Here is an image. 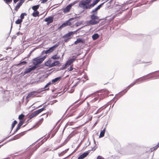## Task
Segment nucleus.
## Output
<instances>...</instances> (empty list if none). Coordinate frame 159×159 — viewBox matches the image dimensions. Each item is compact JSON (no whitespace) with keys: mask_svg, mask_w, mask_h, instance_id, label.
Here are the masks:
<instances>
[{"mask_svg":"<svg viewBox=\"0 0 159 159\" xmlns=\"http://www.w3.org/2000/svg\"><path fill=\"white\" fill-rule=\"evenodd\" d=\"M51 84V83L50 82H48V84H47L44 86V88H46L48 87L49 85Z\"/></svg>","mask_w":159,"mask_h":159,"instance_id":"obj_46","label":"nucleus"},{"mask_svg":"<svg viewBox=\"0 0 159 159\" xmlns=\"http://www.w3.org/2000/svg\"><path fill=\"white\" fill-rule=\"evenodd\" d=\"M159 147V146L157 144V145L155 146L154 147L151 148V151L152 152L155 150L157 149Z\"/></svg>","mask_w":159,"mask_h":159,"instance_id":"obj_41","label":"nucleus"},{"mask_svg":"<svg viewBox=\"0 0 159 159\" xmlns=\"http://www.w3.org/2000/svg\"><path fill=\"white\" fill-rule=\"evenodd\" d=\"M145 62H141L140 61H136V64H140V63H145Z\"/></svg>","mask_w":159,"mask_h":159,"instance_id":"obj_49","label":"nucleus"},{"mask_svg":"<svg viewBox=\"0 0 159 159\" xmlns=\"http://www.w3.org/2000/svg\"><path fill=\"white\" fill-rule=\"evenodd\" d=\"M19 0H13V3H16Z\"/></svg>","mask_w":159,"mask_h":159,"instance_id":"obj_57","label":"nucleus"},{"mask_svg":"<svg viewBox=\"0 0 159 159\" xmlns=\"http://www.w3.org/2000/svg\"><path fill=\"white\" fill-rule=\"evenodd\" d=\"M27 63V62L26 61H20L19 65H25Z\"/></svg>","mask_w":159,"mask_h":159,"instance_id":"obj_45","label":"nucleus"},{"mask_svg":"<svg viewBox=\"0 0 159 159\" xmlns=\"http://www.w3.org/2000/svg\"><path fill=\"white\" fill-rule=\"evenodd\" d=\"M47 55L42 57H37L33 59V63L35 65H38L41 63L45 59Z\"/></svg>","mask_w":159,"mask_h":159,"instance_id":"obj_4","label":"nucleus"},{"mask_svg":"<svg viewBox=\"0 0 159 159\" xmlns=\"http://www.w3.org/2000/svg\"><path fill=\"white\" fill-rule=\"evenodd\" d=\"M67 26V24L65 23V22L60 26V27L58 28V29H61L62 28H63Z\"/></svg>","mask_w":159,"mask_h":159,"instance_id":"obj_40","label":"nucleus"},{"mask_svg":"<svg viewBox=\"0 0 159 159\" xmlns=\"http://www.w3.org/2000/svg\"><path fill=\"white\" fill-rule=\"evenodd\" d=\"M12 22H11V28H10V32H9V35L11 33V29H12Z\"/></svg>","mask_w":159,"mask_h":159,"instance_id":"obj_55","label":"nucleus"},{"mask_svg":"<svg viewBox=\"0 0 159 159\" xmlns=\"http://www.w3.org/2000/svg\"><path fill=\"white\" fill-rule=\"evenodd\" d=\"M45 110V107H43L41 109L34 111L29 116V119H31L34 116H37L39 114Z\"/></svg>","mask_w":159,"mask_h":159,"instance_id":"obj_3","label":"nucleus"},{"mask_svg":"<svg viewBox=\"0 0 159 159\" xmlns=\"http://www.w3.org/2000/svg\"><path fill=\"white\" fill-rule=\"evenodd\" d=\"M48 0H42L41 1V3H43L47 1Z\"/></svg>","mask_w":159,"mask_h":159,"instance_id":"obj_54","label":"nucleus"},{"mask_svg":"<svg viewBox=\"0 0 159 159\" xmlns=\"http://www.w3.org/2000/svg\"><path fill=\"white\" fill-rule=\"evenodd\" d=\"M24 115L22 114L19 115L18 119L20 120H21L24 118Z\"/></svg>","mask_w":159,"mask_h":159,"instance_id":"obj_42","label":"nucleus"},{"mask_svg":"<svg viewBox=\"0 0 159 159\" xmlns=\"http://www.w3.org/2000/svg\"><path fill=\"white\" fill-rule=\"evenodd\" d=\"M24 134V133L23 132L15 136L12 139H11L10 141H12L18 139Z\"/></svg>","mask_w":159,"mask_h":159,"instance_id":"obj_13","label":"nucleus"},{"mask_svg":"<svg viewBox=\"0 0 159 159\" xmlns=\"http://www.w3.org/2000/svg\"><path fill=\"white\" fill-rule=\"evenodd\" d=\"M91 0H85V1L87 3L88 5H89V3H90V2H91Z\"/></svg>","mask_w":159,"mask_h":159,"instance_id":"obj_50","label":"nucleus"},{"mask_svg":"<svg viewBox=\"0 0 159 159\" xmlns=\"http://www.w3.org/2000/svg\"><path fill=\"white\" fill-rule=\"evenodd\" d=\"M29 120H28L26 121V123H27H27H29Z\"/></svg>","mask_w":159,"mask_h":159,"instance_id":"obj_64","label":"nucleus"},{"mask_svg":"<svg viewBox=\"0 0 159 159\" xmlns=\"http://www.w3.org/2000/svg\"><path fill=\"white\" fill-rule=\"evenodd\" d=\"M60 63L59 61H56L54 62L53 63H52L51 64V65L50 67H52L55 66L57 65H58V66H60Z\"/></svg>","mask_w":159,"mask_h":159,"instance_id":"obj_21","label":"nucleus"},{"mask_svg":"<svg viewBox=\"0 0 159 159\" xmlns=\"http://www.w3.org/2000/svg\"><path fill=\"white\" fill-rule=\"evenodd\" d=\"M23 121L22 120H20L18 124L17 128H16V130L14 131V133L13 134L16 133L20 128V127L23 124Z\"/></svg>","mask_w":159,"mask_h":159,"instance_id":"obj_16","label":"nucleus"},{"mask_svg":"<svg viewBox=\"0 0 159 159\" xmlns=\"http://www.w3.org/2000/svg\"><path fill=\"white\" fill-rule=\"evenodd\" d=\"M53 20V18L52 16H49L48 17H46L44 20V21L47 22V25H48L50 23H52Z\"/></svg>","mask_w":159,"mask_h":159,"instance_id":"obj_10","label":"nucleus"},{"mask_svg":"<svg viewBox=\"0 0 159 159\" xmlns=\"http://www.w3.org/2000/svg\"><path fill=\"white\" fill-rule=\"evenodd\" d=\"M76 17H73L70 18L69 20H66L65 23L67 24V26L68 25H71V23L70 22V21L75 19L76 18Z\"/></svg>","mask_w":159,"mask_h":159,"instance_id":"obj_23","label":"nucleus"},{"mask_svg":"<svg viewBox=\"0 0 159 159\" xmlns=\"http://www.w3.org/2000/svg\"><path fill=\"white\" fill-rule=\"evenodd\" d=\"M95 13L92 14V15L90 16V18L92 20H96L98 19L99 18V17L97 16L96 15Z\"/></svg>","mask_w":159,"mask_h":159,"instance_id":"obj_25","label":"nucleus"},{"mask_svg":"<svg viewBox=\"0 0 159 159\" xmlns=\"http://www.w3.org/2000/svg\"><path fill=\"white\" fill-rule=\"evenodd\" d=\"M102 110V109L101 108H99L98 110V111H97V112H96V113H95L96 114H97L99 112H100Z\"/></svg>","mask_w":159,"mask_h":159,"instance_id":"obj_51","label":"nucleus"},{"mask_svg":"<svg viewBox=\"0 0 159 159\" xmlns=\"http://www.w3.org/2000/svg\"><path fill=\"white\" fill-rule=\"evenodd\" d=\"M59 45V44L58 43H57L53 46L50 48L48 49L43 51L41 53V55H43L44 54H47L52 52L55 50L56 48Z\"/></svg>","mask_w":159,"mask_h":159,"instance_id":"obj_1","label":"nucleus"},{"mask_svg":"<svg viewBox=\"0 0 159 159\" xmlns=\"http://www.w3.org/2000/svg\"><path fill=\"white\" fill-rule=\"evenodd\" d=\"M9 98V97L8 96H7L5 98H4L3 100L4 101H7L8 100Z\"/></svg>","mask_w":159,"mask_h":159,"instance_id":"obj_48","label":"nucleus"},{"mask_svg":"<svg viewBox=\"0 0 159 159\" xmlns=\"http://www.w3.org/2000/svg\"><path fill=\"white\" fill-rule=\"evenodd\" d=\"M43 143V142L39 143L36 146H35L33 149V150L32 151L31 154H30V157L34 152L37 150V149L40 147V146Z\"/></svg>","mask_w":159,"mask_h":159,"instance_id":"obj_15","label":"nucleus"},{"mask_svg":"<svg viewBox=\"0 0 159 159\" xmlns=\"http://www.w3.org/2000/svg\"><path fill=\"white\" fill-rule=\"evenodd\" d=\"M144 80L143 76L136 79L135 82H136V84H138L143 82Z\"/></svg>","mask_w":159,"mask_h":159,"instance_id":"obj_19","label":"nucleus"},{"mask_svg":"<svg viewBox=\"0 0 159 159\" xmlns=\"http://www.w3.org/2000/svg\"><path fill=\"white\" fill-rule=\"evenodd\" d=\"M67 66L66 65V64H65L63 65L62 66V67H61L60 68H58L57 70L59 71L60 70H64V69H65L66 67Z\"/></svg>","mask_w":159,"mask_h":159,"instance_id":"obj_33","label":"nucleus"},{"mask_svg":"<svg viewBox=\"0 0 159 159\" xmlns=\"http://www.w3.org/2000/svg\"><path fill=\"white\" fill-rule=\"evenodd\" d=\"M76 3V2L75 1L72 3L69 4L63 10V12L66 13L69 12L70 9L72 6L75 4Z\"/></svg>","mask_w":159,"mask_h":159,"instance_id":"obj_8","label":"nucleus"},{"mask_svg":"<svg viewBox=\"0 0 159 159\" xmlns=\"http://www.w3.org/2000/svg\"><path fill=\"white\" fill-rule=\"evenodd\" d=\"M90 150H89L87 151H86L82 154L77 159H83L85 158L89 154L90 151Z\"/></svg>","mask_w":159,"mask_h":159,"instance_id":"obj_11","label":"nucleus"},{"mask_svg":"<svg viewBox=\"0 0 159 159\" xmlns=\"http://www.w3.org/2000/svg\"><path fill=\"white\" fill-rule=\"evenodd\" d=\"M78 84V82H77L76 84H75L74 86H73V87H76L77 85Z\"/></svg>","mask_w":159,"mask_h":159,"instance_id":"obj_63","label":"nucleus"},{"mask_svg":"<svg viewBox=\"0 0 159 159\" xmlns=\"http://www.w3.org/2000/svg\"><path fill=\"white\" fill-rule=\"evenodd\" d=\"M27 15V14L25 12L21 13L20 15V19L23 20V19H24V18L25 16H26Z\"/></svg>","mask_w":159,"mask_h":159,"instance_id":"obj_35","label":"nucleus"},{"mask_svg":"<svg viewBox=\"0 0 159 159\" xmlns=\"http://www.w3.org/2000/svg\"><path fill=\"white\" fill-rule=\"evenodd\" d=\"M20 34H21V35H22V33H20V32H17V33H16V34H17V35H19Z\"/></svg>","mask_w":159,"mask_h":159,"instance_id":"obj_59","label":"nucleus"},{"mask_svg":"<svg viewBox=\"0 0 159 159\" xmlns=\"http://www.w3.org/2000/svg\"><path fill=\"white\" fill-rule=\"evenodd\" d=\"M36 92L35 91H32L29 93L28 94V95L26 97V99H27L31 97H33L34 96L36 95Z\"/></svg>","mask_w":159,"mask_h":159,"instance_id":"obj_18","label":"nucleus"},{"mask_svg":"<svg viewBox=\"0 0 159 159\" xmlns=\"http://www.w3.org/2000/svg\"><path fill=\"white\" fill-rule=\"evenodd\" d=\"M77 57V56H73L72 58L68 59L66 61V64L67 66H69L75 60Z\"/></svg>","mask_w":159,"mask_h":159,"instance_id":"obj_6","label":"nucleus"},{"mask_svg":"<svg viewBox=\"0 0 159 159\" xmlns=\"http://www.w3.org/2000/svg\"><path fill=\"white\" fill-rule=\"evenodd\" d=\"M52 60H48L45 63V65L46 66H49L50 67L51 65Z\"/></svg>","mask_w":159,"mask_h":159,"instance_id":"obj_30","label":"nucleus"},{"mask_svg":"<svg viewBox=\"0 0 159 159\" xmlns=\"http://www.w3.org/2000/svg\"><path fill=\"white\" fill-rule=\"evenodd\" d=\"M99 37V35L97 33H95L92 36V38L93 40H96Z\"/></svg>","mask_w":159,"mask_h":159,"instance_id":"obj_27","label":"nucleus"},{"mask_svg":"<svg viewBox=\"0 0 159 159\" xmlns=\"http://www.w3.org/2000/svg\"><path fill=\"white\" fill-rule=\"evenodd\" d=\"M23 21V20L21 19H18L15 22V23L16 24H20Z\"/></svg>","mask_w":159,"mask_h":159,"instance_id":"obj_37","label":"nucleus"},{"mask_svg":"<svg viewBox=\"0 0 159 159\" xmlns=\"http://www.w3.org/2000/svg\"><path fill=\"white\" fill-rule=\"evenodd\" d=\"M22 5V4L19 2L17 3V5L14 8V10H15L16 12H17L18 11V9Z\"/></svg>","mask_w":159,"mask_h":159,"instance_id":"obj_24","label":"nucleus"},{"mask_svg":"<svg viewBox=\"0 0 159 159\" xmlns=\"http://www.w3.org/2000/svg\"><path fill=\"white\" fill-rule=\"evenodd\" d=\"M68 149H67L65 151H62L60 153H59L58 154L59 156V157H60V156L63 155L67 152V151L68 150Z\"/></svg>","mask_w":159,"mask_h":159,"instance_id":"obj_38","label":"nucleus"},{"mask_svg":"<svg viewBox=\"0 0 159 159\" xmlns=\"http://www.w3.org/2000/svg\"><path fill=\"white\" fill-rule=\"evenodd\" d=\"M16 37H17V36H16V35H14V36H13L12 37V39H16Z\"/></svg>","mask_w":159,"mask_h":159,"instance_id":"obj_60","label":"nucleus"},{"mask_svg":"<svg viewBox=\"0 0 159 159\" xmlns=\"http://www.w3.org/2000/svg\"><path fill=\"white\" fill-rule=\"evenodd\" d=\"M98 100V97H97L96 96V97L93 99L91 100V101H90V102L93 103L95 102Z\"/></svg>","mask_w":159,"mask_h":159,"instance_id":"obj_43","label":"nucleus"},{"mask_svg":"<svg viewBox=\"0 0 159 159\" xmlns=\"http://www.w3.org/2000/svg\"><path fill=\"white\" fill-rule=\"evenodd\" d=\"M97 159H104L103 157L100 156H98L97 157Z\"/></svg>","mask_w":159,"mask_h":159,"instance_id":"obj_52","label":"nucleus"},{"mask_svg":"<svg viewBox=\"0 0 159 159\" xmlns=\"http://www.w3.org/2000/svg\"><path fill=\"white\" fill-rule=\"evenodd\" d=\"M29 68L30 69V71H31L33 70V67H30V68Z\"/></svg>","mask_w":159,"mask_h":159,"instance_id":"obj_61","label":"nucleus"},{"mask_svg":"<svg viewBox=\"0 0 159 159\" xmlns=\"http://www.w3.org/2000/svg\"><path fill=\"white\" fill-rule=\"evenodd\" d=\"M95 20L91 19L89 21V23L92 25H95L99 23V21H96Z\"/></svg>","mask_w":159,"mask_h":159,"instance_id":"obj_22","label":"nucleus"},{"mask_svg":"<svg viewBox=\"0 0 159 159\" xmlns=\"http://www.w3.org/2000/svg\"><path fill=\"white\" fill-rule=\"evenodd\" d=\"M31 71L30 70V69L28 68L25 71H24V74H26L30 72Z\"/></svg>","mask_w":159,"mask_h":159,"instance_id":"obj_44","label":"nucleus"},{"mask_svg":"<svg viewBox=\"0 0 159 159\" xmlns=\"http://www.w3.org/2000/svg\"><path fill=\"white\" fill-rule=\"evenodd\" d=\"M39 7V5L34 6L32 7V9L34 11H37V10L38 9Z\"/></svg>","mask_w":159,"mask_h":159,"instance_id":"obj_32","label":"nucleus"},{"mask_svg":"<svg viewBox=\"0 0 159 159\" xmlns=\"http://www.w3.org/2000/svg\"><path fill=\"white\" fill-rule=\"evenodd\" d=\"M82 27L81 28H79V29L75 31H71L70 32H69L68 33H67V34H65L63 36V38H66L69 37L70 36L72 35L75 34L76 32H77L80 29L82 28Z\"/></svg>","mask_w":159,"mask_h":159,"instance_id":"obj_9","label":"nucleus"},{"mask_svg":"<svg viewBox=\"0 0 159 159\" xmlns=\"http://www.w3.org/2000/svg\"><path fill=\"white\" fill-rule=\"evenodd\" d=\"M85 41L84 40L81 38H78L76 41H75L74 43V44H77L79 43H84Z\"/></svg>","mask_w":159,"mask_h":159,"instance_id":"obj_14","label":"nucleus"},{"mask_svg":"<svg viewBox=\"0 0 159 159\" xmlns=\"http://www.w3.org/2000/svg\"><path fill=\"white\" fill-rule=\"evenodd\" d=\"M79 6L84 9H89V5H88L86 1L82 0L80 1L79 3Z\"/></svg>","mask_w":159,"mask_h":159,"instance_id":"obj_5","label":"nucleus"},{"mask_svg":"<svg viewBox=\"0 0 159 159\" xmlns=\"http://www.w3.org/2000/svg\"><path fill=\"white\" fill-rule=\"evenodd\" d=\"M75 111L74 110L72 109V108L70 111L69 113L67 115L68 117H70L73 116L74 115V113Z\"/></svg>","mask_w":159,"mask_h":159,"instance_id":"obj_26","label":"nucleus"},{"mask_svg":"<svg viewBox=\"0 0 159 159\" xmlns=\"http://www.w3.org/2000/svg\"><path fill=\"white\" fill-rule=\"evenodd\" d=\"M39 12L38 11H34L32 15L34 17L39 16Z\"/></svg>","mask_w":159,"mask_h":159,"instance_id":"obj_29","label":"nucleus"},{"mask_svg":"<svg viewBox=\"0 0 159 159\" xmlns=\"http://www.w3.org/2000/svg\"><path fill=\"white\" fill-rule=\"evenodd\" d=\"M17 123V121L16 120H15L13 122L11 126V129L15 127Z\"/></svg>","mask_w":159,"mask_h":159,"instance_id":"obj_39","label":"nucleus"},{"mask_svg":"<svg viewBox=\"0 0 159 159\" xmlns=\"http://www.w3.org/2000/svg\"><path fill=\"white\" fill-rule=\"evenodd\" d=\"M100 0H95L92 3L89 5V9L93 7L96 5L99 1Z\"/></svg>","mask_w":159,"mask_h":159,"instance_id":"obj_17","label":"nucleus"},{"mask_svg":"<svg viewBox=\"0 0 159 159\" xmlns=\"http://www.w3.org/2000/svg\"><path fill=\"white\" fill-rule=\"evenodd\" d=\"M106 130V128H104L102 130L100 133V135L99 136V138H102L104 136L105 131Z\"/></svg>","mask_w":159,"mask_h":159,"instance_id":"obj_28","label":"nucleus"},{"mask_svg":"<svg viewBox=\"0 0 159 159\" xmlns=\"http://www.w3.org/2000/svg\"><path fill=\"white\" fill-rule=\"evenodd\" d=\"M60 56H58L57 54L53 56L51 58L53 59H58L60 58Z\"/></svg>","mask_w":159,"mask_h":159,"instance_id":"obj_36","label":"nucleus"},{"mask_svg":"<svg viewBox=\"0 0 159 159\" xmlns=\"http://www.w3.org/2000/svg\"><path fill=\"white\" fill-rule=\"evenodd\" d=\"M19 2L23 4L25 2V0H19Z\"/></svg>","mask_w":159,"mask_h":159,"instance_id":"obj_53","label":"nucleus"},{"mask_svg":"<svg viewBox=\"0 0 159 159\" xmlns=\"http://www.w3.org/2000/svg\"><path fill=\"white\" fill-rule=\"evenodd\" d=\"M73 67L71 66H70V68L69 69L68 68L67 70V71H68V72L70 71H72L73 70Z\"/></svg>","mask_w":159,"mask_h":159,"instance_id":"obj_47","label":"nucleus"},{"mask_svg":"<svg viewBox=\"0 0 159 159\" xmlns=\"http://www.w3.org/2000/svg\"><path fill=\"white\" fill-rule=\"evenodd\" d=\"M95 148L94 147H93L92 148L91 150L92 151H94L95 150Z\"/></svg>","mask_w":159,"mask_h":159,"instance_id":"obj_62","label":"nucleus"},{"mask_svg":"<svg viewBox=\"0 0 159 159\" xmlns=\"http://www.w3.org/2000/svg\"><path fill=\"white\" fill-rule=\"evenodd\" d=\"M61 78V77H57V78H55L54 79H53L52 80V82L53 83H55L58 82V81H59L60 80Z\"/></svg>","mask_w":159,"mask_h":159,"instance_id":"obj_31","label":"nucleus"},{"mask_svg":"<svg viewBox=\"0 0 159 159\" xmlns=\"http://www.w3.org/2000/svg\"><path fill=\"white\" fill-rule=\"evenodd\" d=\"M81 24V23L80 22H77L76 23V26L77 27L78 26Z\"/></svg>","mask_w":159,"mask_h":159,"instance_id":"obj_56","label":"nucleus"},{"mask_svg":"<svg viewBox=\"0 0 159 159\" xmlns=\"http://www.w3.org/2000/svg\"><path fill=\"white\" fill-rule=\"evenodd\" d=\"M104 4V3H102L98 6L96 8L93 9L92 11L90 12L91 14L95 13V14H98V11L102 7V5Z\"/></svg>","mask_w":159,"mask_h":159,"instance_id":"obj_7","label":"nucleus"},{"mask_svg":"<svg viewBox=\"0 0 159 159\" xmlns=\"http://www.w3.org/2000/svg\"><path fill=\"white\" fill-rule=\"evenodd\" d=\"M12 0H4V1L5 2V3L8 5V6L10 8H11V7L9 5V4H10L12 2Z\"/></svg>","mask_w":159,"mask_h":159,"instance_id":"obj_34","label":"nucleus"},{"mask_svg":"<svg viewBox=\"0 0 159 159\" xmlns=\"http://www.w3.org/2000/svg\"><path fill=\"white\" fill-rule=\"evenodd\" d=\"M96 95L97 97H98V99H99L98 101V102L100 100L104 98L105 97V95L104 94L101 93H98V94H96Z\"/></svg>","mask_w":159,"mask_h":159,"instance_id":"obj_12","label":"nucleus"},{"mask_svg":"<svg viewBox=\"0 0 159 159\" xmlns=\"http://www.w3.org/2000/svg\"><path fill=\"white\" fill-rule=\"evenodd\" d=\"M7 138V137H6V138H5L4 139H3L2 140H1L0 142V143L3 142V141H4Z\"/></svg>","mask_w":159,"mask_h":159,"instance_id":"obj_58","label":"nucleus"},{"mask_svg":"<svg viewBox=\"0 0 159 159\" xmlns=\"http://www.w3.org/2000/svg\"><path fill=\"white\" fill-rule=\"evenodd\" d=\"M135 84H136V82H134L133 83L129 85L127 87L126 89L124 90H123L122 92H120L118 95L117 100H118L119 98L122 97L124 94H125L127 91L130 88H131Z\"/></svg>","mask_w":159,"mask_h":159,"instance_id":"obj_2","label":"nucleus"},{"mask_svg":"<svg viewBox=\"0 0 159 159\" xmlns=\"http://www.w3.org/2000/svg\"><path fill=\"white\" fill-rule=\"evenodd\" d=\"M152 73H151L150 74H149L143 76V77L144 80H147L149 79H151L153 78L154 76H150V75Z\"/></svg>","mask_w":159,"mask_h":159,"instance_id":"obj_20","label":"nucleus"}]
</instances>
